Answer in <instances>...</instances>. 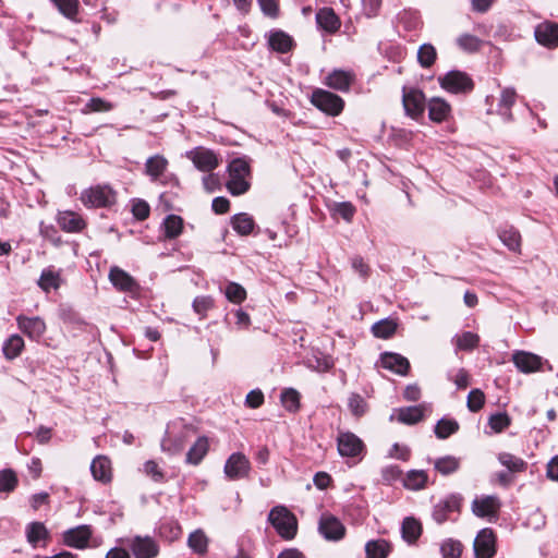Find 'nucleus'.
Returning a JSON list of instances; mask_svg holds the SVG:
<instances>
[{
    "instance_id": "ddd939ff",
    "label": "nucleus",
    "mask_w": 558,
    "mask_h": 558,
    "mask_svg": "<svg viewBox=\"0 0 558 558\" xmlns=\"http://www.w3.org/2000/svg\"><path fill=\"white\" fill-rule=\"evenodd\" d=\"M187 157L192 160L194 166L203 172H210L219 166L217 155L207 148L196 147L187 153Z\"/></svg>"
},
{
    "instance_id": "393cba45",
    "label": "nucleus",
    "mask_w": 558,
    "mask_h": 558,
    "mask_svg": "<svg viewBox=\"0 0 558 558\" xmlns=\"http://www.w3.org/2000/svg\"><path fill=\"white\" fill-rule=\"evenodd\" d=\"M168 160L161 155L149 157L145 163V173L151 181H157L167 170Z\"/></svg>"
},
{
    "instance_id": "6ab92c4d",
    "label": "nucleus",
    "mask_w": 558,
    "mask_h": 558,
    "mask_svg": "<svg viewBox=\"0 0 558 558\" xmlns=\"http://www.w3.org/2000/svg\"><path fill=\"white\" fill-rule=\"evenodd\" d=\"M535 38L538 44L548 48L558 46V24L554 22H543L535 28Z\"/></svg>"
},
{
    "instance_id": "c756f323",
    "label": "nucleus",
    "mask_w": 558,
    "mask_h": 558,
    "mask_svg": "<svg viewBox=\"0 0 558 558\" xmlns=\"http://www.w3.org/2000/svg\"><path fill=\"white\" fill-rule=\"evenodd\" d=\"M62 282L60 271L53 270L52 268H46L41 271L38 279V286L45 291L57 290L60 288Z\"/></svg>"
},
{
    "instance_id": "338daca9",
    "label": "nucleus",
    "mask_w": 558,
    "mask_h": 558,
    "mask_svg": "<svg viewBox=\"0 0 558 558\" xmlns=\"http://www.w3.org/2000/svg\"><path fill=\"white\" fill-rule=\"evenodd\" d=\"M203 185L207 192L213 193L220 186L219 178L214 173L205 175L203 178Z\"/></svg>"
},
{
    "instance_id": "680f3d73",
    "label": "nucleus",
    "mask_w": 558,
    "mask_h": 558,
    "mask_svg": "<svg viewBox=\"0 0 558 558\" xmlns=\"http://www.w3.org/2000/svg\"><path fill=\"white\" fill-rule=\"evenodd\" d=\"M264 403V393L259 389L250 391L245 398V404L248 408L257 409Z\"/></svg>"
},
{
    "instance_id": "4468645a",
    "label": "nucleus",
    "mask_w": 558,
    "mask_h": 558,
    "mask_svg": "<svg viewBox=\"0 0 558 558\" xmlns=\"http://www.w3.org/2000/svg\"><path fill=\"white\" fill-rule=\"evenodd\" d=\"M462 498L459 495H450L435 505L433 511L434 520L441 524L450 519L451 513L459 512Z\"/></svg>"
},
{
    "instance_id": "1a4fd4ad",
    "label": "nucleus",
    "mask_w": 558,
    "mask_h": 558,
    "mask_svg": "<svg viewBox=\"0 0 558 558\" xmlns=\"http://www.w3.org/2000/svg\"><path fill=\"white\" fill-rule=\"evenodd\" d=\"M440 85L449 93H466L473 88L472 80L460 71H451L439 78Z\"/></svg>"
},
{
    "instance_id": "cd10ccee",
    "label": "nucleus",
    "mask_w": 558,
    "mask_h": 558,
    "mask_svg": "<svg viewBox=\"0 0 558 558\" xmlns=\"http://www.w3.org/2000/svg\"><path fill=\"white\" fill-rule=\"evenodd\" d=\"M25 534L27 542L33 546L36 547L37 544L40 541H46L49 538V531L41 522H31L26 525Z\"/></svg>"
},
{
    "instance_id": "2eb2a0df",
    "label": "nucleus",
    "mask_w": 558,
    "mask_h": 558,
    "mask_svg": "<svg viewBox=\"0 0 558 558\" xmlns=\"http://www.w3.org/2000/svg\"><path fill=\"white\" fill-rule=\"evenodd\" d=\"M354 81L355 74L352 71L336 69L325 77L324 84L331 89L347 93Z\"/></svg>"
},
{
    "instance_id": "e2e57ef3",
    "label": "nucleus",
    "mask_w": 558,
    "mask_h": 558,
    "mask_svg": "<svg viewBox=\"0 0 558 558\" xmlns=\"http://www.w3.org/2000/svg\"><path fill=\"white\" fill-rule=\"evenodd\" d=\"M363 12L367 17H374L378 14L381 7V0H362Z\"/></svg>"
},
{
    "instance_id": "473e14b6",
    "label": "nucleus",
    "mask_w": 558,
    "mask_h": 558,
    "mask_svg": "<svg viewBox=\"0 0 558 558\" xmlns=\"http://www.w3.org/2000/svg\"><path fill=\"white\" fill-rule=\"evenodd\" d=\"M162 228L166 239H175L182 233L183 219L177 215H168L162 222Z\"/></svg>"
},
{
    "instance_id": "f257e3e1",
    "label": "nucleus",
    "mask_w": 558,
    "mask_h": 558,
    "mask_svg": "<svg viewBox=\"0 0 558 558\" xmlns=\"http://www.w3.org/2000/svg\"><path fill=\"white\" fill-rule=\"evenodd\" d=\"M228 171L230 179L227 182V187L229 192L232 195L244 194L250 187V183L247 181L250 166L247 161L242 158H236L230 162Z\"/></svg>"
},
{
    "instance_id": "7ed1b4c3",
    "label": "nucleus",
    "mask_w": 558,
    "mask_h": 558,
    "mask_svg": "<svg viewBox=\"0 0 558 558\" xmlns=\"http://www.w3.org/2000/svg\"><path fill=\"white\" fill-rule=\"evenodd\" d=\"M311 102L331 117L339 116L344 108V100L340 96L323 88H316L312 93Z\"/></svg>"
},
{
    "instance_id": "f704fd0d",
    "label": "nucleus",
    "mask_w": 558,
    "mask_h": 558,
    "mask_svg": "<svg viewBox=\"0 0 558 558\" xmlns=\"http://www.w3.org/2000/svg\"><path fill=\"white\" fill-rule=\"evenodd\" d=\"M24 345V340L20 335H12L3 344V354L7 359L13 360L21 354Z\"/></svg>"
},
{
    "instance_id": "4d7b16f0",
    "label": "nucleus",
    "mask_w": 558,
    "mask_h": 558,
    "mask_svg": "<svg viewBox=\"0 0 558 558\" xmlns=\"http://www.w3.org/2000/svg\"><path fill=\"white\" fill-rule=\"evenodd\" d=\"M484 403L485 395L482 390L473 389L469 392L466 404L470 411L477 412L483 408Z\"/></svg>"
},
{
    "instance_id": "2f4dec72",
    "label": "nucleus",
    "mask_w": 558,
    "mask_h": 558,
    "mask_svg": "<svg viewBox=\"0 0 558 558\" xmlns=\"http://www.w3.org/2000/svg\"><path fill=\"white\" fill-rule=\"evenodd\" d=\"M402 537L409 544L414 543L422 534V525L414 518H405L402 522Z\"/></svg>"
},
{
    "instance_id": "72a5a7b5",
    "label": "nucleus",
    "mask_w": 558,
    "mask_h": 558,
    "mask_svg": "<svg viewBox=\"0 0 558 558\" xmlns=\"http://www.w3.org/2000/svg\"><path fill=\"white\" fill-rule=\"evenodd\" d=\"M398 421L404 424H415L423 418L424 415V407L415 405L401 408L398 411Z\"/></svg>"
},
{
    "instance_id": "bf43d9fd",
    "label": "nucleus",
    "mask_w": 558,
    "mask_h": 558,
    "mask_svg": "<svg viewBox=\"0 0 558 558\" xmlns=\"http://www.w3.org/2000/svg\"><path fill=\"white\" fill-rule=\"evenodd\" d=\"M510 424V418L506 413H497L489 417V426L496 433L502 432Z\"/></svg>"
},
{
    "instance_id": "0e129e2a",
    "label": "nucleus",
    "mask_w": 558,
    "mask_h": 558,
    "mask_svg": "<svg viewBox=\"0 0 558 558\" xmlns=\"http://www.w3.org/2000/svg\"><path fill=\"white\" fill-rule=\"evenodd\" d=\"M149 206L144 201H137L133 204L132 213L140 220L146 219L149 216Z\"/></svg>"
},
{
    "instance_id": "f3484780",
    "label": "nucleus",
    "mask_w": 558,
    "mask_h": 558,
    "mask_svg": "<svg viewBox=\"0 0 558 558\" xmlns=\"http://www.w3.org/2000/svg\"><path fill=\"white\" fill-rule=\"evenodd\" d=\"M500 508V501L496 496H482L472 502V511L476 517H495Z\"/></svg>"
},
{
    "instance_id": "4be33fe9",
    "label": "nucleus",
    "mask_w": 558,
    "mask_h": 558,
    "mask_svg": "<svg viewBox=\"0 0 558 558\" xmlns=\"http://www.w3.org/2000/svg\"><path fill=\"white\" fill-rule=\"evenodd\" d=\"M380 363L384 368L392 371L399 375H407L410 368L408 359L398 353L386 352L381 354Z\"/></svg>"
},
{
    "instance_id": "a211bd4d",
    "label": "nucleus",
    "mask_w": 558,
    "mask_h": 558,
    "mask_svg": "<svg viewBox=\"0 0 558 558\" xmlns=\"http://www.w3.org/2000/svg\"><path fill=\"white\" fill-rule=\"evenodd\" d=\"M512 362L522 373H533L539 371L543 365V360L541 356L526 351L514 352L512 355Z\"/></svg>"
},
{
    "instance_id": "f8f14e48",
    "label": "nucleus",
    "mask_w": 558,
    "mask_h": 558,
    "mask_svg": "<svg viewBox=\"0 0 558 558\" xmlns=\"http://www.w3.org/2000/svg\"><path fill=\"white\" fill-rule=\"evenodd\" d=\"M402 102L408 116L418 119L425 110V96L415 88H403Z\"/></svg>"
},
{
    "instance_id": "e433bc0d",
    "label": "nucleus",
    "mask_w": 558,
    "mask_h": 558,
    "mask_svg": "<svg viewBox=\"0 0 558 558\" xmlns=\"http://www.w3.org/2000/svg\"><path fill=\"white\" fill-rule=\"evenodd\" d=\"M254 225L253 218L245 213L238 214L232 218V227L241 235L250 234Z\"/></svg>"
},
{
    "instance_id": "a18cd8bd",
    "label": "nucleus",
    "mask_w": 558,
    "mask_h": 558,
    "mask_svg": "<svg viewBox=\"0 0 558 558\" xmlns=\"http://www.w3.org/2000/svg\"><path fill=\"white\" fill-rule=\"evenodd\" d=\"M515 98H517V93L513 88L502 89L500 99H499V104H498L499 112L501 114H505L508 118H510V116H511L510 109L513 106V104L515 102Z\"/></svg>"
},
{
    "instance_id": "09e8293b",
    "label": "nucleus",
    "mask_w": 558,
    "mask_h": 558,
    "mask_svg": "<svg viewBox=\"0 0 558 558\" xmlns=\"http://www.w3.org/2000/svg\"><path fill=\"white\" fill-rule=\"evenodd\" d=\"M502 243L511 251L517 252L521 245V235L517 230H505L499 234Z\"/></svg>"
},
{
    "instance_id": "dca6fc26",
    "label": "nucleus",
    "mask_w": 558,
    "mask_h": 558,
    "mask_svg": "<svg viewBox=\"0 0 558 558\" xmlns=\"http://www.w3.org/2000/svg\"><path fill=\"white\" fill-rule=\"evenodd\" d=\"M319 532L329 541H339L344 536L343 524L333 515L324 514L319 521Z\"/></svg>"
},
{
    "instance_id": "58836bf2",
    "label": "nucleus",
    "mask_w": 558,
    "mask_h": 558,
    "mask_svg": "<svg viewBox=\"0 0 558 558\" xmlns=\"http://www.w3.org/2000/svg\"><path fill=\"white\" fill-rule=\"evenodd\" d=\"M270 47L281 53L288 52L292 46V39L283 32H275L269 37Z\"/></svg>"
},
{
    "instance_id": "bb28decb",
    "label": "nucleus",
    "mask_w": 558,
    "mask_h": 558,
    "mask_svg": "<svg viewBox=\"0 0 558 558\" xmlns=\"http://www.w3.org/2000/svg\"><path fill=\"white\" fill-rule=\"evenodd\" d=\"M90 471L96 481L109 482L111 480L110 461L106 457H97L93 460Z\"/></svg>"
},
{
    "instance_id": "5701e85b",
    "label": "nucleus",
    "mask_w": 558,
    "mask_h": 558,
    "mask_svg": "<svg viewBox=\"0 0 558 558\" xmlns=\"http://www.w3.org/2000/svg\"><path fill=\"white\" fill-rule=\"evenodd\" d=\"M186 438L187 430L181 432L178 435H172L171 432H167V435L161 441V449L170 454H177L183 450Z\"/></svg>"
},
{
    "instance_id": "aec40b11",
    "label": "nucleus",
    "mask_w": 558,
    "mask_h": 558,
    "mask_svg": "<svg viewBox=\"0 0 558 558\" xmlns=\"http://www.w3.org/2000/svg\"><path fill=\"white\" fill-rule=\"evenodd\" d=\"M109 279L111 283L120 291L123 292H135L138 289V284L135 279L123 269L113 266L109 271Z\"/></svg>"
},
{
    "instance_id": "3c124183",
    "label": "nucleus",
    "mask_w": 558,
    "mask_h": 558,
    "mask_svg": "<svg viewBox=\"0 0 558 558\" xmlns=\"http://www.w3.org/2000/svg\"><path fill=\"white\" fill-rule=\"evenodd\" d=\"M226 296L230 302L240 304L246 299V291L241 284L230 282L226 288Z\"/></svg>"
},
{
    "instance_id": "423d86ee",
    "label": "nucleus",
    "mask_w": 558,
    "mask_h": 558,
    "mask_svg": "<svg viewBox=\"0 0 558 558\" xmlns=\"http://www.w3.org/2000/svg\"><path fill=\"white\" fill-rule=\"evenodd\" d=\"M223 471L231 481L244 478L251 471L250 460L243 453L234 452L227 459Z\"/></svg>"
},
{
    "instance_id": "5fc2aeb1",
    "label": "nucleus",
    "mask_w": 558,
    "mask_h": 558,
    "mask_svg": "<svg viewBox=\"0 0 558 558\" xmlns=\"http://www.w3.org/2000/svg\"><path fill=\"white\" fill-rule=\"evenodd\" d=\"M113 109V105L109 101H106L102 98L96 97L89 99V101L85 105L83 112H106Z\"/></svg>"
},
{
    "instance_id": "412c9836",
    "label": "nucleus",
    "mask_w": 558,
    "mask_h": 558,
    "mask_svg": "<svg viewBox=\"0 0 558 558\" xmlns=\"http://www.w3.org/2000/svg\"><path fill=\"white\" fill-rule=\"evenodd\" d=\"M57 221L60 228L66 232H80L86 227L82 216L71 210L59 213Z\"/></svg>"
},
{
    "instance_id": "79ce46f5",
    "label": "nucleus",
    "mask_w": 558,
    "mask_h": 558,
    "mask_svg": "<svg viewBox=\"0 0 558 558\" xmlns=\"http://www.w3.org/2000/svg\"><path fill=\"white\" fill-rule=\"evenodd\" d=\"M283 408L290 412H296L300 408V393L293 388H286L280 396Z\"/></svg>"
},
{
    "instance_id": "37998d69",
    "label": "nucleus",
    "mask_w": 558,
    "mask_h": 558,
    "mask_svg": "<svg viewBox=\"0 0 558 558\" xmlns=\"http://www.w3.org/2000/svg\"><path fill=\"white\" fill-rule=\"evenodd\" d=\"M459 429L457 421L451 418H441L435 426V434L439 439H446Z\"/></svg>"
},
{
    "instance_id": "6e6552de",
    "label": "nucleus",
    "mask_w": 558,
    "mask_h": 558,
    "mask_svg": "<svg viewBox=\"0 0 558 558\" xmlns=\"http://www.w3.org/2000/svg\"><path fill=\"white\" fill-rule=\"evenodd\" d=\"M475 558H493L496 554V535L492 529L481 530L474 539Z\"/></svg>"
},
{
    "instance_id": "9d476101",
    "label": "nucleus",
    "mask_w": 558,
    "mask_h": 558,
    "mask_svg": "<svg viewBox=\"0 0 558 558\" xmlns=\"http://www.w3.org/2000/svg\"><path fill=\"white\" fill-rule=\"evenodd\" d=\"M19 329L29 339L38 341L46 332L45 320L39 316L19 315L16 317Z\"/></svg>"
},
{
    "instance_id": "39448f33",
    "label": "nucleus",
    "mask_w": 558,
    "mask_h": 558,
    "mask_svg": "<svg viewBox=\"0 0 558 558\" xmlns=\"http://www.w3.org/2000/svg\"><path fill=\"white\" fill-rule=\"evenodd\" d=\"M132 550L134 558H156L159 555V545L150 536H134L124 541Z\"/></svg>"
},
{
    "instance_id": "052dcab7",
    "label": "nucleus",
    "mask_w": 558,
    "mask_h": 558,
    "mask_svg": "<svg viewBox=\"0 0 558 558\" xmlns=\"http://www.w3.org/2000/svg\"><path fill=\"white\" fill-rule=\"evenodd\" d=\"M213 305L214 300L210 296H197L193 302L194 311L202 316H205Z\"/></svg>"
},
{
    "instance_id": "6e6d98bb",
    "label": "nucleus",
    "mask_w": 558,
    "mask_h": 558,
    "mask_svg": "<svg viewBox=\"0 0 558 558\" xmlns=\"http://www.w3.org/2000/svg\"><path fill=\"white\" fill-rule=\"evenodd\" d=\"M348 405L353 415L360 417L366 413V401L357 393H352L349 397Z\"/></svg>"
},
{
    "instance_id": "0eeeda50",
    "label": "nucleus",
    "mask_w": 558,
    "mask_h": 558,
    "mask_svg": "<svg viewBox=\"0 0 558 558\" xmlns=\"http://www.w3.org/2000/svg\"><path fill=\"white\" fill-rule=\"evenodd\" d=\"M92 536V526L83 524L64 531L62 534V539L63 543L69 547L85 549L89 546Z\"/></svg>"
},
{
    "instance_id": "13d9d810",
    "label": "nucleus",
    "mask_w": 558,
    "mask_h": 558,
    "mask_svg": "<svg viewBox=\"0 0 558 558\" xmlns=\"http://www.w3.org/2000/svg\"><path fill=\"white\" fill-rule=\"evenodd\" d=\"M17 483L16 475L11 470L0 472V492H11Z\"/></svg>"
},
{
    "instance_id": "20e7f679",
    "label": "nucleus",
    "mask_w": 558,
    "mask_h": 558,
    "mask_svg": "<svg viewBox=\"0 0 558 558\" xmlns=\"http://www.w3.org/2000/svg\"><path fill=\"white\" fill-rule=\"evenodd\" d=\"M81 201L88 208L109 207L116 203V193L108 185H96L83 191Z\"/></svg>"
},
{
    "instance_id": "a19ab883",
    "label": "nucleus",
    "mask_w": 558,
    "mask_h": 558,
    "mask_svg": "<svg viewBox=\"0 0 558 558\" xmlns=\"http://www.w3.org/2000/svg\"><path fill=\"white\" fill-rule=\"evenodd\" d=\"M480 337L471 331H464L461 335L454 337V343L457 349L469 351L473 350L478 345Z\"/></svg>"
},
{
    "instance_id": "7c9ffc66",
    "label": "nucleus",
    "mask_w": 558,
    "mask_h": 558,
    "mask_svg": "<svg viewBox=\"0 0 558 558\" xmlns=\"http://www.w3.org/2000/svg\"><path fill=\"white\" fill-rule=\"evenodd\" d=\"M428 481L427 474L423 470H411L403 477V485L411 490L423 489Z\"/></svg>"
},
{
    "instance_id": "603ef678",
    "label": "nucleus",
    "mask_w": 558,
    "mask_h": 558,
    "mask_svg": "<svg viewBox=\"0 0 558 558\" xmlns=\"http://www.w3.org/2000/svg\"><path fill=\"white\" fill-rule=\"evenodd\" d=\"M444 558H459L462 553V544L454 539H446L440 547Z\"/></svg>"
},
{
    "instance_id": "ea45409f",
    "label": "nucleus",
    "mask_w": 558,
    "mask_h": 558,
    "mask_svg": "<svg viewBox=\"0 0 558 558\" xmlns=\"http://www.w3.org/2000/svg\"><path fill=\"white\" fill-rule=\"evenodd\" d=\"M397 330V323L392 319H383L373 325L372 331L375 337L381 339L390 338Z\"/></svg>"
},
{
    "instance_id": "c9c22d12",
    "label": "nucleus",
    "mask_w": 558,
    "mask_h": 558,
    "mask_svg": "<svg viewBox=\"0 0 558 558\" xmlns=\"http://www.w3.org/2000/svg\"><path fill=\"white\" fill-rule=\"evenodd\" d=\"M189 547L197 555H204L208 547V537L203 530L192 532L187 538Z\"/></svg>"
},
{
    "instance_id": "774afa93",
    "label": "nucleus",
    "mask_w": 558,
    "mask_h": 558,
    "mask_svg": "<svg viewBox=\"0 0 558 558\" xmlns=\"http://www.w3.org/2000/svg\"><path fill=\"white\" fill-rule=\"evenodd\" d=\"M259 7L262 11L269 15V16H276L278 12V5L276 0H258Z\"/></svg>"
},
{
    "instance_id": "c85d7f7f",
    "label": "nucleus",
    "mask_w": 558,
    "mask_h": 558,
    "mask_svg": "<svg viewBox=\"0 0 558 558\" xmlns=\"http://www.w3.org/2000/svg\"><path fill=\"white\" fill-rule=\"evenodd\" d=\"M209 448L208 439L205 436L198 437L186 453V462L197 465L206 456Z\"/></svg>"
},
{
    "instance_id": "49530a36",
    "label": "nucleus",
    "mask_w": 558,
    "mask_h": 558,
    "mask_svg": "<svg viewBox=\"0 0 558 558\" xmlns=\"http://www.w3.org/2000/svg\"><path fill=\"white\" fill-rule=\"evenodd\" d=\"M366 555L368 558H386L388 555L389 546L383 541H371L365 546Z\"/></svg>"
},
{
    "instance_id": "69168bd1",
    "label": "nucleus",
    "mask_w": 558,
    "mask_h": 558,
    "mask_svg": "<svg viewBox=\"0 0 558 558\" xmlns=\"http://www.w3.org/2000/svg\"><path fill=\"white\" fill-rule=\"evenodd\" d=\"M383 480L386 483H393L395 481L399 480L401 477V470L396 465H389L383 469Z\"/></svg>"
},
{
    "instance_id": "de8ad7c7",
    "label": "nucleus",
    "mask_w": 558,
    "mask_h": 558,
    "mask_svg": "<svg viewBox=\"0 0 558 558\" xmlns=\"http://www.w3.org/2000/svg\"><path fill=\"white\" fill-rule=\"evenodd\" d=\"M457 45L465 52H475L482 46V40L471 34H462L457 38Z\"/></svg>"
},
{
    "instance_id": "f03ea898",
    "label": "nucleus",
    "mask_w": 558,
    "mask_h": 558,
    "mask_svg": "<svg viewBox=\"0 0 558 558\" xmlns=\"http://www.w3.org/2000/svg\"><path fill=\"white\" fill-rule=\"evenodd\" d=\"M268 520L281 537L291 539L295 536L298 529L296 518L287 508L281 506L275 507L271 509Z\"/></svg>"
},
{
    "instance_id": "9b49d317",
    "label": "nucleus",
    "mask_w": 558,
    "mask_h": 558,
    "mask_svg": "<svg viewBox=\"0 0 558 558\" xmlns=\"http://www.w3.org/2000/svg\"><path fill=\"white\" fill-rule=\"evenodd\" d=\"M337 444L338 451L342 457L355 458L364 450L363 441L351 432H339Z\"/></svg>"
},
{
    "instance_id": "c03bdc74",
    "label": "nucleus",
    "mask_w": 558,
    "mask_h": 558,
    "mask_svg": "<svg viewBox=\"0 0 558 558\" xmlns=\"http://www.w3.org/2000/svg\"><path fill=\"white\" fill-rule=\"evenodd\" d=\"M498 460L511 472H522L526 468V463L521 458L508 452L499 453Z\"/></svg>"
},
{
    "instance_id": "864d4df0",
    "label": "nucleus",
    "mask_w": 558,
    "mask_h": 558,
    "mask_svg": "<svg viewBox=\"0 0 558 558\" xmlns=\"http://www.w3.org/2000/svg\"><path fill=\"white\" fill-rule=\"evenodd\" d=\"M59 11L68 19L73 20L77 14L78 0H51Z\"/></svg>"
},
{
    "instance_id": "8fccbe9b",
    "label": "nucleus",
    "mask_w": 558,
    "mask_h": 558,
    "mask_svg": "<svg viewBox=\"0 0 558 558\" xmlns=\"http://www.w3.org/2000/svg\"><path fill=\"white\" fill-rule=\"evenodd\" d=\"M417 59L422 66H430L436 59V50L434 46L429 44L422 45L417 51Z\"/></svg>"
},
{
    "instance_id": "b1692460",
    "label": "nucleus",
    "mask_w": 558,
    "mask_h": 558,
    "mask_svg": "<svg viewBox=\"0 0 558 558\" xmlns=\"http://www.w3.org/2000/svg\"><path fill=\"white\" fill-rule=\"evenodd\" d=\"M427 107L429 119L438 123L446 120L451 112L450 105L441 98H432Z\"/></svg>"
},
{
    "instance_id": "4c0bfd02",
    "label": "nucleus",
    "mask_w": 558,
    "mask_h": 558,
    "mask_svg": "<svg viewBox=\"0 0 558 558\" xmlns=\"http://www.w3.org/2000/svg\"><path fill=\"white\" fill-rule=\"evenodd\" d=\"M434 466L440 474L449 475L459 469L460 459L453 456L441 457L435 460Z\"/></svg>"
},
{
    "instance_id": "a878e982",
    "label": "nucleus",
    "mask_w": 558,
    "mask_h": 558,
    "mask_svg": "<svg viewBox=\"0 0 558 558\" xmlns=\"http://www.w3.org/2000/svg\"><path fill=\"white\" fill-rule=\"evenodd\" d=\"M317 24L326 32L333 33L340 27L339 17L332 9L323 8L316 14Z\"/></svg>"
}]
</instances>
